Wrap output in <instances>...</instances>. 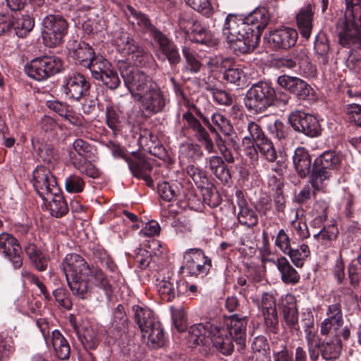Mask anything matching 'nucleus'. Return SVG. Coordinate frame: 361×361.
I'll use <instances>...</instances> for the list:
<instances>
[{"instance_id": "1", "label": "nucleus", "mask_w": 361, "mask_h": 361, "mask_svg": "<svg viewBox=\"0 0 361 361\" xmlns=\"http://www.w3.org/2000/svg\"><path fill=\"white\" fill-rule=\"evenodd\" d=\"M269 16L264 8L256 9L246 17L228 14L224 21L222 35L237 54L253 51L257 46L261 32L267 27Z\"/></svg>"}, {"instance_id": "2", "label": "nucleus", "mask_w": 361, "mask_h": 361, "mask_svg": "<svg viewBox=\"0 0 361 361\" xmlns=\"http://www.w3.org/2000/svg\"><path fill=\"white\" fill-rule=\"evenodd\" d=\"M114 44L118 51L129 61H118V68L125 85L133 97L136 98L154 81L144 72L131 66L130 62H133L135 66H144L150 56L128 32H121L116 37Z\"/></svg>"}, {"instance_id": "3", "label": "nucleus", "mask_w": 361, "mask_h": 361, "mask_svg": "<svg viewBox=\"0 0 361 361\" xmlns=\"http://www.w3.org/2000/svg\"><path fill=\"white\" fill-rule=\"evenodd\" d=\"M62 269L69 288L78 299L87 300L90 298L92 288L89 283L106 292L111 290L109 282L103 271L97 267H90L84 258L76 253L65 256Z\"/></svg>"}, {"instance_id": "4", "label": "nucleus", "mask_w": 361, "mask_h": 361, "mask_svg": "<svg viewBox=\"0 0 361 361\" xmlns=\"http://www.w3.org/2000/svg\"><path fill=\"white\" fill-rule=\"evenodd\" d=\"M289 99L288 94L276 92L269 83L260 81L247 91L244 102L250 111L261 113L271 106L286 105Z\"/></svg>"}, {"instance_id": "5", "label": "nucleus", "mask_w": 361, "mask_h": 361, "mask_svg": "<svg viewBox=\"0 0 361 361\" xmlns=\"http://www.w3.org/2000/svg\"><path fill=\"white\" fill-rule=\"evenodd\" d=\"M344 15L336 23V31L343 46L357 44L361 49V0H345Z\"/></svg>"}, {"instance_id": "6", "label": "nucleus", "mask_w": 361, "mask_h": 361, "mask_svg": "<svg viewBox=\"0 0 361 361\" xmlns=\"http://www.w3.org/2000/svg\"><path fill=\"white\" fill-rule=\"evenodd\" d=\"M133 317L142 332L147 344L151 348H157L164 343V331L156 315L152 310L141 305H133Z\"/></svg>"}, {"instance_id": "7", "label": "nucleus", "mask_w": 361, "mask_h": 361, "mask_svg": "<svg viewBox=\"0 0 361 361\" xmlns=\"http://www.w3.org/2000/svg\"><path fill=\"white\" fill-rule=\"evenodd\" d=\"M42 37L47 47L59 45L68 33V24L66 19L59 15L47 16L42 21Z\"/></svg>"}, {"instance_id": "8", "label": "nucleus", "mask_w": 361, "mask_h": 361, "mask_svg": "<svg viewBox=\"0 0 361 361\" xmlns=\"http://www.w3.org/2000/svg\"><path fill=\"white\" fill-rule=\"evenodd\" d=\"M212 267L211 259L200 248H190L183 253V273L190 276H204Z\"/></svg>"}, {"instance_id": "9", "label": "nucleus", "mask_w": 361, "mask_h": 361, "mask_svg": "<svg viewBox=\"0 0 361 361\" xmlns=\"http://www.w3.org/2000/svg\"><path fill=\"white\" fill-rule=\"evenodd\" d=\"M147 87L135 98L140 102L142 111L148 115L161 112L167 102L166 96L155 82Z\"/></svg>"}, {"instance_id": "10", "label": "nucleus", "mask_w": 361, "mask_h": 361, "mask_svg": "<svg viewBox=\"0 0 361 361\" xmlns=\"http://www.w3.org/2000/svg\"><path fill=\"white\" fill-rule=\"evenodd\" d=\"M90 87L89 81L82 74L73 73L63 77L61 90L67 98L79 101L88 93Z\"/></svg>"}, {"instance_id": "11", "label": "nucleus", "mask_w": 361, "mask_h": 361, "mask_svg": "<svg viewBox=\"0 0 361 361\" xmlns=\"http://www.w3.org/2000/svg\"><path fill=\"white\" fill-rule=\"evenodd\" d=\"M32 174V185L42 199L48 197L50 194L59 192L56 178L48 169L37 166Z\"/></svg>"}, {"instance_id": "12", "label": "nucleus", "mask_w": 361, "mask_h": 361, "mask_svg": "<svg viewBox=\"0 0 361 361\" xmlns=\"http://www.w3.org/2000/svg\"><path fill=\"white\" fill-rule=\"evenodd\" d=\"M288 122L298 132L314 137L320 134L321 127L318 120L311 114L301 111H294L288 116Z\"/></svg>"}, {"instance_id": "13", "label": "nucleus", "mask_w": 361, "mask_h": 361, "mask_svg": "<svg viewBox=\"0 0 361 361\" xmlns=\"http://www.w3.org/2000/svg\"><path fill=\"white\" fill-rule=\"evenodd\" d=\"M210 336V348L213 347L224 355H231L234 350V341L228 336L220 323L212 322L208 326Z\"/></svg>"}, {"instance_id": "14", "label": "nucleus", "mask_w": 361, "mask_h": 361, "mask_svg": "<svg viewBox=\"0 0 361 361\" xmlns=\"http://www.w3.org/2000/svg\"><path fill=\"white\" fill-rule=\"evenodd\" d=\"M247 317H239L238 314L231 315L224 320V328L228 336L234 341L239 352L246 346Z\"/></svg>"}, {"instance_id": "15", "label": "nucleus", "mask_w": 361, "mask_h": 361, "mask_svg": "<svg viewBox=\"0 0 361 361\" xmlns=\"http://www.w3.org/2000/svg\"><path fill=\"white\" fill-rule=\"evenodd\" d=\"M301 322L304 328L310 359L312 361H317L319 358V352L317 348L320 345V337L317 334V329L315 327L312 312L309 310L303 312Z\"/></svg>"}, {"instance_id": "16", "label": "nucleus", "mask_w": 361, "mask_h": 361, "mask_svg": "<svg viewBox=\"0 0 361 361\" xmlns=\"http://www.w3.org/2000/svg\"><path fill=\"white\" fill-rule=\"evenodd\" d=\"M212 323L208 322L205 324L200 323L190 326L186 336V343L189 348L200 346L204 353L210 350V336L209 334V325Z\"/></svg>"}, {"instance_id": "17", "label": "nucleus", "mask_w": 361, "mask_h": 361, "mask_svg": "<svg viewBox=\"0 0 361 361\" xmlns=\"http://www.w3.org/2000/svg\"><path fill=\"white\" fill-rule=\"evenodd\" d=\"M280 87L295 94L300 99H307L312 93V88L305 80L293 76L283 75L278 78Z\"/></svg>"}, {"instance_id": "18", "label": "nucleus", "mask_w": 361, "mask_h": 361, "mask_svg": "<svg viewBox=\"0 0 361 361\" xmlns=\"http://www.w3.org/2000/svg\"><path fill=\"white\" fill-rule=\"evenodd\" d=\"M264 39L274 49H286L295 44L298 32L295 29L284 27L271 32Z\"/></svg>"}, {"instance_id": "19", "label": "nucleus", "mask_w": 361, "mask_h": 361, "mask_svg": "<svg viewBox=\"0 0 361 361\" xmlns=\"http://www.w3.org/2000/svg\"><path fill=\"white\" fill-rule=\"evenodd\" d=\"M326 318L321 323L320 333L323 336L329 334H338V330L343 324V313L341 305L332 304L328 306Z\"/></svg>"}, {"instance_id": "20", "label": "nucleus", "mask_w": 361, "mask_h": 361, "mask_svg": "<svg viewBox=\"0 0 361 361\" xmlns=\"http://www.w3.org/2000/svg\"><path fill=\"white\" fill-rule=\"evenodd\" d=\"M0 252L9 259L15 268H20L23 264L21 247L12 235L5 233L0 234Z\"/></svg>"}, {"instance_id": "21", "label": "nucleus", "mask_w": 361, "mask_h": 361, "mask_svg": "<svg viewBox=\"0 0 361 361\" xmlns=\"http://www.w3.org/2000/svg\"><path fill=\"white\" fill-rule=\"evenodd\" d=\"M183 118L186 121L188 127L192 130L197 140L204 145L207 152L209 154L214 152L213 141L200 121L190 111L185 113Z\"/></svg>"}, {"instance_id": "22", "label": "nucleus", "mask_w": 361, "mask_h": 361, "mask_svg": "<svg viewBox=\"0 0 361 361\" xmlns=\"http://www.w3.org/2000/svg\"><path fill=\"white\" fill-rule=\"evenodd\" d=\"M47 346L52 345L56 356L60 360H67L70 356L71 348L68 342L59 330L52 331L51 337L47 339L46 337L45 327L42 328L39 321H37Z\"/></svg>"}, {"instance_id": "23", "label": "nucleus", "mask_w": 361, "mask_h": 361, "mask_svg": "<svg viewBox=\"0 0 361 361\" xmlns=\"http://www.w3.org/2000/svg\"><path fill=\"white\" fill-rule=\"evenodd\" d=\"M153 39L159 45V52L164 56L163 60L167 59L171 66H176L180 61L177 46L166 35L160 32Z\"/></svg>"}, {"instance_id": "24", "label": "nucleus", "mask_w": 361, "mask_h": 361, "mask_svg": "<svg viewBox=\"0 0 361 361\" xmlns=\"http://www.w3.org/2000/svg\"><path fill=\"white\" fill-rule=\"evenodd\" d=\"M335 336L325 338L322 342L320 341V345L317 350L319 355L326 360H334L339 357L342 350V343L338 334Z\"/></svg>"}, {"instance_id": "25", "label": "nucleus", "mask_w": 361, "mask_h": 361, "mask_svg": "<svg viewBox=\"0 0 361 361\" xmlns=\"http://www.w3.org/2000/svg\"><path fill=\"white\" fill-rule=\"evenodd\" d=\"M126 162L135 177L143 179L149 186L152 185V179L149 175L152 166L148 161L134 154L132 158H126Z\"/></svg>"}, {"instance_id": "26", "label": "nucleus", "mask_w": 361, "mask_h": 361, "mask_svg": "<svg viewBox=\"0 0 361 361\" xmlns=\"http://www.w3.org/2000/svg\"><path fill=\"white\" fill-rule=\"evenodd\" d=\"M293 162L295 171L301 178H305L310 172L312 159L308 150L302 147L295 149Z\"/></svg>"}, {"instance_id": "27", "label": "nucleus", "mask_w": 361, "mask_h": 361, "mask_svg": "<svg viewBox=\"0 0 361 361\" xmlns=\"http://www.w3.org/2000/svg\"><path fill=\"white\" fill-rule=\"evenodd\" d=\"M313 16V6L311 4L302 8L296 16L298 27L306 39H309L312 32Z\"/></svg>"}, {"instance_id": "28", "label": "nucleus", "mask_w": 361, "mask_h": 361, "mask_svg": "<svg viewBox=\"0 0 361 361\" xmlns=\"http://www.w3.org/2000/svg\"><path fill=\"white\" fill-rule=\"evenodd\" d=\"M283 312L286 324L291 330L298 331V311L296 306L295 298L291 295H286L283 302Z\"/></svg>"}, {"instance_id": "29", "label": "nucleus", "mask_w": 361, "mask_h": 361, "mask_svg": "<svg viewBox=\"0 0 361 361\" xmlns=\"http://www.w3.org/2000/svg\"><path fill=\"white\" fill-rule=\"evenodd\" d=\"M69 55L76 62L85 67H88L89 62H92V60L96 57L92 48L83 42L70 47Z\"/></svg>"}, {"instance_id": "30", "label": "nucleus", "mask_w": 361, "mask_h": 361, "mask_svg": "<svg viewBox=\"0 0 361 361\" xmlns=\"http://www.w3.org/2000/svg\"><path fill=\"white\" fill-rule=\"evenodd\" d=\"M281 274V278L283 283L287 284H296L300 281V274L290 265L288 259L285 257H281L276 261L273 260Z\"/></svg>"}, {"instance_id": "31", "label": "nucleus", "mask_w": 361, "mask_h": 361, "mask_svg": "<svg viewBox=\"0 0 361 361\" xmlns=\"http://www.w3.org/2000/svg\"><path fill=\"white\" fill-rule=\"evenodd\" d=\"M204 123L208 126L209 129L212 133H217V131H221L225 135H228L233 130V126L230 121L223 114L216 112L212 115L211 119L212 124L210 123L207 117L204 116L202 114L200 115Z\"/></svg>"}, {"instance_id": "32", "label": "nucleus", "mask_w": 361, "mask_h": 361, "mask_svg": "<svg viewBox=\"0 0 361 361\" xmlns=\"http://www.w3.org/2000/svg\"><path fill=\"white\" fill-rule=\"evenodd\" d=\"M46 105L50 110L59 114L71 124L78 126L81 123L80 118L74 114L72 109L66 104L58 100H49L47 101Z\"/></svg>"}, {"instance_id": "33", "label": "nucleus", "mask_w": 361, "mask_h": 361, "mask_svg": "<svg viewBox=\"0 0 361 361\" xmlns=\"http://www.w3.org/2000/svg\"><path fill=\"white\" fill-rule=\"evenodd\" d=\"M42 200L49 202V209L52 216L60 218L66 215L68 212V207L59 188V192L56 194H50Z\"/></svg>"}, {"instance_id": "34", "label": "nucleus", "mask_w": 361, "mask_h": 361, "mask_svg": "<svg viewBox=\"0 0 361 361\" xmlns=\"http://www.w3.org/2000/svg\"><path fill=\"white\" fill-rule=\"evenodd\" d=\"M93 147L82 139H76L73 142V148L69 152L70 159L73 164L74 161L90 159L93 156Z\"/></svg>"}, {"instance_id": "35", "label": "nucleus", "mask_w": 361, "mask_h": 361, "mask_svg": "<svg viewBox=\"0 0 361 361\" xmlns=\"http://www.w3.org/2000/svg\"><path fill=\"white\" fill-rule=\"evenodd\" d=\"M211 171L221 181L228 183L231 180V173L221 157L212 156L206 159Z\"/></svg>"}, {"instance_id": "36", "label": "nucleus", "mask_w": 361, "mask_h": 361, "mask_svg": "<svg viewBox=\"0 0 361 361\" xmlns=\"http://www.w3.org/2000/svg\"><path fill=\"white\" fill-rule=\"evenodd\" d=\"M177 283L179 281L172 276H168L161 280L157 285V290L164 300L171 301L176 294H179L177 290Z\"/></svg>"}, {"instance_id": "37", "label": "nucleus", "mask_w": 361, "mask_h": 361, "mask_svg": "<svg viewBox=\"0 0 361 361\" xmlns=\"http://www.w3.org/2000/svg\"><path fill=\"white\" fill-rule=\"evenodd\" d=\"M341 164V157L334 151H326L318 157L313 165L323 170H329L331 173Z\"/></svg>"}, {"instance_id": "38", "label": "nucleus", "mask_w": 361, "mask_h": 361, "mask_svg": "<svg viewBox=\"0 0 361 361\" xmlns=\"http://www.w3.org/2000/svg\"><path fill=\"white\" fill-rule=\"evenodd\" d=\"M130 11V20L133 24H137L142 30L149 32L154 38L157 33L161 31L152 25L149 18L144 13L137 11L132 7H128Z\"/></svg>"}, {"instance_id": "39", "label": "nucleus", "mask_w": 361, "mask_h": 361, "mask_svg": "<svg viewBox=\"0 0 361 361\" xmlns=\"http://www.w3.org/2000/svg\"><path fill=\"white\" fill-rule=\"evenodd\" d=\"M332 173L329 170H323L312 165V171L310 178V183L312 187L314 195L317 191H324Z\"/></svg>"}, {"instance_id": "40", "label": "nucleus", "mask_w": 361, "mask_h": 361, "mask_svg": "<svg viewBox=\"0 0 361 361\" xmlns=\"http://www.w3.org/2000/svg\"><path fill=\"white\" fill-rule=\"evenodd\" d=\"M41 67L43 68L46 79L59 73L63 68L61 59L55 56H43L38 58Z\"/></svg>"}, {"instance_id": "41", "label": "nucleus", "mask_w": 361, "mask_h": 361, "mask_svg": "<svg viewBox=\"0 0 361 361\" xmlns=\"http://www.w3.org/2000/svg\"><path fill=\"white\" fill-rule=\"evenodd\" d=\"M246 130L248 135L243 136V144L247 148L253 147L254 142L256 143L266 137L260 126L255 121H250L247 123Z\"/></svg>"}, {"instance_id": "42", "label": "nucleus", "mask_w": 361, "mask_h": 361, "mask_svg": "<svg viewBox=\"0 0 361 361\" xmlns=\"http://www.w3.org/2000/svg\"><path fill=\"white\" fill-rule=\"evenodd\" d=\"M35 21L29 15H22L13 21V29L18 37H25L33 29Z\"/></svg>"}, {"instance_id": "43", "label": "nucleus", "mask_w": 361, "mask_h": 361, "mask_svg": "<svg viewBox=\"0 0 361 361\" xmlns=\"http://www.w3.org/2000/svg\"><path fill=\"white\" fill-rule=\"evenodd\" d=\"M111 67H112L111 63L104 59L102 56H97L94 57V59L92 60V62H89L88 66L92 77L96 80L102 78L104 72Z\"/></svg>"}, {"instance_id": "44", "label": "nucleus", "mask_w": 361, "mask_h": 361, "mask_svg": "<svg viewBox=\"0 0 361 361\" xmlns=\"http://www.w3.org/2000/svg\"><path fill=\"white\" fill-rule=\"evenodd\" d=\"M158 192L164 200L171 201L175 200L180 194V184L162 182L158 185Z\"/></svg>"}, {"instance_id": "45", "label": "nucleus", "mask_w": 361, "mask_h": 361, "mask_svg": "<svg viewBox=\"0 0 361 361\" xmlns=\"http://www.w3.org/2000/svg\"><path fill=\"white\" fill-rule=\"evenodd\" d=\"M310 250L307 245L302 244L299 248L293 249L290 248L288 252L285 255H288L291 259L292 262L297 267H302L304 264L305 259L310 255Z\"/></svg>"}, {"instance_id": "46", "label": "nucleus", "mask_w": 361, "mask_h": 361, "mask_svg": "<svg viewBox=\"0 0 361 361\" xmlns=\"http://www.w3.org/2000/svg\"><path fill=\"white\" fill-rule=\"evenodd\" d=\"M256 145L259 152L267 161L273 162L276 159V151L272 142L267 137L259 140Z\"/></svg>"}, {"instance_id": "47", "label": "nucleus", "mask_w": 361, "mask_h": 361, "mask_svg": "<svg viewBox=\"0 0 361 361\" xmlns=\"http://www.w3.org/2000/svg\"><path fill=\"white\" fill-rule=\"evenodd\" d=\"M224 78L228 82L237 86H243L246 83L245 74L241 68H228L225 70Z\"/></svg>"}, {"instance_id": "48", "label": "nucleus", "mask_w": 361, "mask_h": 361, "mask_svg": "<svg viewBox=\"0 0 361 361\" xmlns=\"http://www.w3.org/2000/svg\"><path fill=\"white\" fill-rule=\"evenodd\" d=\"M238 219L241 224L247 227L255 226L258 223V217L255 212L247 206H240Z\"/></svg>"}, {"instance_id": "49", "label": "nucleus", "mask_w": 361, "mask_h": 361, "mask_svg": "<svg viewBox=\"0 0 361 361\" xmlns=\"http://www.w3.org/2000/svg\"><path fill=\"white\" fill-rule=\"evenodd\" d=\"M65 189L69 193H80L85 185V183L80 176L72 174L68 176L64 182Z\"/></svg>"}, {"instance_id": "50", "label": "nucleus", "mask_w": 361, "mask_h": 361, "mask_svg": "<svg viewBox=\"0 0 361 361\" xmlns=\"http://www.w3.org/2000/svg\"><path fill=\"white\" fill-rule=\"evenodd\" d=\"M180 155L191 160H197L203 156V152L197 144L185 143L180 147Z\"/></svg>"}, {"instance_id": "51", "label": "nucleus", "mask_w": 361, "mask_h": 361, "mask_svg": "<svg viewBox=\"0 0 361 361\" xmlns=\"http://www.w3.org/2000/svg\"><path fill=\"white\" fill-rule=\"evenodd\" d=\"M261 307L262 308L263 313L264 315L266 313H267L269 315H271L273 317V321H271V324L274 325L277 324V319L276 317L275 302L274 300V297L271 294L265 293L262 295Z\"/></svg>"}, {"instance_id": "52", "label": "nucleus", "mask_w": 361, "mask_h": 361, "mask_svg": "<svg viewBox=\"0 0 361 361\" xmlns=\"http://www.w3.org/2000/svg\"><path fill=\"white\" fill-rule=\"evenodd\" d=\"M27 75L36 80L41 81L46 79V75L44 73L43 68L41 67L38 58L32 59L29 64L25 66Z\"/></svg>"}, {"instance_id": "53", "label": "nucleus", "mask_w": 361, "mask_h": 361, "mask_svg": "<svg viewBox=\"0 0 361 361\" xmlns=\"http://www.w3.org/2000/svg\"><path fill=\"white\" fill-rule=\"evenodd\" d=\"M98 80H101L104 85L111 90L116 89L121 84L117 72L114 70L113 67L107 69Z\"/></svg>"}, {"instance_id": "54", "label": "nucleus", "mask_w": 361, "mask_h": 361, "mask_svg": "<svg viewBox=\"0 0 361 361\" xmlns=\"http://www.w3.org/2000/svg\"><path fill=\"white\" fill-rule=\"evenodd\" d=\"M98 80H101L104 85L111 90L116 89L121 84L117 72L114 70L113 67L107 69Z\"/></svg>"}, {"instance_id": "55", "label": "nucleus", "mask_w": 361, "mask_h": 361, "mask_svg": "<svg viewBox=\"0 0 361 361\" xmlns=\"http://www.w3.org/2000/svg\"><path fill=\"white\" fill-rule=\"evenodd\" d=\"M74 166L82 173L87 175L92 178H96L99 176V171L89 161L85 159L82 161H74Z\"/></svg>"}, {"instance_id": "56", "label": "nucleus", "mask_w": 361, "mask_h": 361, "mask_svg": "<svg viewBox=\"0 0 361 361\" xmlns=\"http://www.w3.org/2000/svg\"><path fill=\"white\" fill-rule=\"evenodd\" d=\"M327 209L328 204L325 200H318L315 202L313 207L314 218L313 219L312 224L314 226L321 224L326 219Z\"/></svg>"}, {"instance_id": "57", "label": "nucleus", "mask_w": 361, "mask_h": 361, "mask_svg": "<svg viewBox=\"0 0 361 361\" xmlns=\"http://www.w3.org/2000/svg\"><path fill=\"white\" fill-rule=\"evenodd\" d=\"M212 94L214 100L220 105H230L232 102L231 97L224 90L218 88L215 85L206 87Z\"/></svg>"}, {"instance_id": "58", "label": "nucleus", "mask_w": 361, "mask_h": 361, "mask_svg": "<svg viewBox=\"0 0 361 361\" xmlns=\"http://www.w3.org/2000/svg\"><path fill=\"white\" fill-rule=\"evenodd\" d=\"M189 39L193 42L205 44L209 40V36L204 27L198 23H195L192 32L189 35Z\"/></svg>"}, {"instance_id": "59", "label": "nucleus", "mask_w": 361, "mask_h": 361, "mask_svg": "<svg viewBox=\"0 0 361 361\" xmlns=\"http://www.w3.org/2000/svg\"><path fill=\"white\" fill-rule=\"evenodd\" d=\"M171 317L173 324L178 331H183L186 326V312L183 307H171Z\"/></svg>"}, {"instance_id": "60", "label": "nucleus", "mask_w": 361, "mask_h": 361, "mask_svg": "<svg viewBox=\"0 0 361 361\" xmlns=\"http://www.w3.org/2000/svg\"><path fill=\"white\" fill-rule=\"evenodd\" d=\"M119 109L114 106H107L106 109V119L107 126L113 130H116L120 124Z\"/></svg>"}, {"instance_id": "61", "label": "nucleus", "mask_w": 361, "mask_h": 361, "mask_svg": "<svg viewBox=\"0 0 361 361\" xmlns=\"http://www.w3.org/2000/svg\"><path fill=\"white\" fill-rule=\"evenodd\" d=\"M183 54L186 60V68L192 73L199 72L202 64L195 54L190 51V48L184 46L183 47Z\"/></svg>"}, {"instance_id": "62", "label": "nucleus", "mask_w": 361, "mask_h": 361, "mask_svg": "<svg viewBox=\"0 0 361 361\" xmlns=\"http://www.w3.org/2000/svg\"><path fill=\"white\" fill-rule=\"evenodd\" d=\"M345 112L350 122L355 126L361 127V105L350 104L345 106Z\"/></svg>"}, {"instance_id": "63", "label": "nucleus", "mask_w": 361, "mask_h": 361, "mask_svg": "<svg viewBox=\"0 0 361 361\" xmlns=\"http://www.w3.org/2000/svg\"><path fill=\"white\" fill-rule=\"evenodd\" d=\"M81 342L83 345L90 349L95 348L98 344V336L93 328H86L83 332Z\"/></svg>"}, {"instance_id": "64", "label": "nucleus", "mask_w": 361, "mask_h": 361, "mask_svg": "<svg viewBox=\"0 0 361 361\" xmlns=\"http://www.w3.org/2000/svg\"><path fill=\"white\" fill-rule=\"evenodd\" d=\"M274 245L283 254L288 252L290 247V238L283 229L279 231L274 241Z\"/></svg>"}]
</instances>
